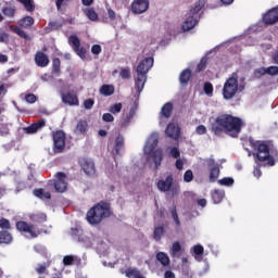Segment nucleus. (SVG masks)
Returning <instances> with one entry per match:
<instances>
[{"label": "nucleus", "instance_id": "49", "mask_svg": "<svg viewBox=\"0 0 278 278\" xmlns=\"http://www.w3.org/2000/svg\"><path fill=\"white\" fill-rule=\"evenodd\" d=\"M218 184H219L220 186H233V178H231V177H225V178L218 180Z\"/></svg>", "mask_w": 278, "mask_h": 278}, {"label": "nucleus", "instance_id": "13", "mask_svg": "<svg viewBox=\"0 0 278 278\" xmlns=\"http://www.w3.org/2000/svg\"><path fill=\"white\" fill-rule=\"evenodd\" d=\"M210 169V181L214 182L220 176V168L214 159H208L206 161Z\"/></svg>", "mask_w": 278, "mask_h": 278}, {"label": "nucleus", "instance_id": "11", "mask_svg": "<svg viewBox=\"0 0 278 278\" xmlns=\"http://www.w3.org/2000/svg\"><path fill=\"white\" fill-rule=\"evenodd\" d=\"M149 10V0H135L131 4L132 14H144Z\"/></svg>", "mask_w": 278, "mask_h": 278}, {"label": "nucleus", "instance_id": "12", "mask_svg": "<svg viewBox=\"0 0 278 278\" xmlns=\"http://www.w3.org/2000/svg\"><path fill=\"white\" fill-rule=\"evenodd\" d=\"M62 103H65V105H71V106H77L79 105V97H77V93L75 92H63L61 94Z\"/></svg>", "mask_w": 278, "mask_h": 278}, {"label": "nucleus", "instance_id": "15", "mask_svg": "<svg viewBox=\"0 0 278 278\" xmlns=\"http://www.w3.org/2000/svg\"><path fill=\"white\" fill-rule=\"evenodd\" d=\"M173 175H168L165 180L164 179H160L156 182V188L157 190H160V192H169L170 188H173Z\"/></svg>", "mask_w": 278, "mask_h": 278}, {"label": "nucleus", "instance_id": "22", "mask_svg": "<svg viewBox=\"0 0 278 278\" xmlns=\"http://www.w3.org/2000/svg\"><path fill=\"white\" fill-rule=\"evenodd\" d=\"M52 75L55 77H60L62 75V61H60V58L52 59Z\"/></svg>", "mask_w": 278, "mask_h": 278}, {"label": "nucleus", "instance_id": "47", "mask_svg": "<svg viewBox=\"0 0 278 278\" xmlns=\"http://www.w3.org/2000/svg\"><path fill=\"white\" fill-rule=\"evenodd\" d=\"M262 163L263 162L257 161L256 166L254 167V170H253V175H254V177H257V179H260V177H262V169H261Z\"/></svg>", "mask_w": 278, "mask_h": 278}, {"label": "nucleus", "instance_id": "8", "mask_svg": "<svg viewBox=\"0 0 278 278\" xmlns=\"http://www.w3.org/2000/svg\"><path fill=\"white\" fill-rule=\"evenodd\" d=\"M53 153H63L66 149V132L64 130H55L52 132Z\"/></svg>", "mask_w": 278, "mask_h": 278}, {"label": "nucleus", "instance_id": "52", "mask_svg": "<svg viewBox=\"0 0 278 278\" xmlns=\"http://www.w3.org/2000/svg\"><path fill=\"white\" fill-rule=\"evenodd\" d=\"M36 101H38V98L36 97V94L34 93H27L25 96V102L26 103H36Z\"/></svg>", "mask_w": 278, "mask_h": 278}, {"label": "nucleus", "instance_id": "33", "mask_svg": "<svg viewBox=\"0 0 278 278\" xmlns=\"http://www.w3.org/2000/svg\"><path fill=\"white\" fill-rule=\"evenodd\" d=\"M29 218L33 223H47V214L45 213L31 214Z\"/></svg>", "mask_w": 278, "mask_h": 278}, {"label": "nucleus", "instance_id": "42", "mask_svg": "<svg viewBox=\"0 0 278 278\" xmlns=\"http://www.w3.org/2000/svg\"><path fill=\"white\" fill-rule=\"evenodd\" d=\"M2 13L4 16H8L9 18H13L14 14H16V9L12 7H5L2 9Z\"/></svg>", "mask_w": 278, "mask_h": 278}, {"label": "nucleus", "instance_id": "26", "mask_svg": "<svg viewBox=\"0 0 278 278\" xmlns=\"http://www.w3.org/2000/svg\"><path fill=\"white\" fill-rule=\"evenodd\" d=\"M12 240H14V238L12 237V233L10 231H0V244H12Z\"/></svg>", "mask_w": 278, "mask_h": 278}, {"label": "nucleus", "instance_id": "19", "mask_svg": "<svg viewBox=\"0 0 278 278\" xmlns=\"http://www.w3.org/2000/svg\"><path fill=\"white\" fill-rule=\"evenodd\" d=\"M46 125H47V121L42 118L33 123L28 127H25L24 131L25 134H37L38 131H40V129H42V127H46Z\"/></svg>", "mask_w": 278, "mask_h": 278}, {"label": "nucleus", "instance_id": "54", "mask_svg": "<svg viewBox=\"0 0 278 278\" xmlns=\"http://www.w3.org/2000/svg\"><path fill=\"white\" fill-rule=\"evenodd\" d=\"M102 121L104 123H114V115H112V113H104L102 115Z\"/></svg>", "mask_w": 278, "mask_h": 278}, {"label": "nucleus", "instance_id": "62", "mask_svg": "<svg viewBox=\"0 0 278 278\" xmlns=\"http://www.w3.org/2000/svg\"><path fill=\"white\" fill-rule=\"evenodd\" d=\"M71 0H56L55 1V5H56V10H62V5H68V2Z\"/></svg>", "mask_w": 278, "mask_h": 278}, {"label": "nucleus", "instance_id": "56", "mask_svg": "<svg viewBox=\"0 0 278 278\" xmlns=\"http://www.w3.org/2000/svg\"><path fill=\"white\" fill-rule=\"evenodd\" d=\"M0 42L8 45V42H10V35L5 31L0 33Z\"/></svg>", "mask_w": 278, "mask_h": 278}, {"label": "nucleus", "instance_id": "20", "mask_svg": "<svg viewBox=\"0 0 278 278\" xmlns=\"http://www.w3.org/2000/svg\"><path fill=\"white\" fill-rule=\"evenodd\" d=\"M74 134H76V136H86V134H88V122L86 119L78 121L74 128Z\"/></svg>", "mask_w": 278, "mask_h": 278}, {"label": "nucleus", "instance_id": "45", "mask_svg": "<svg viewBox=\"0 0 278 278\" xmlns=\"http://www.w3.org/2000/svg\"><path fill=\"white\" fill-rule=\"evenodd\" d=\"M203 90L207 97H212L214 94V86L212 83H204Z\"/></svg>", "mask_w": 278, "mask_h": 278}, {"label": "nucleus", "instance_id": "60", "mask_svg": "<svg viewBox=\"0 0 278 278\" xmlns=\"http://www.w3.org/2000/svg\"><path fill=\"white\" fill-rule=\"evenodd\" d=\"M169 153H170L172 157H174L175 160H177L178 157L181 156V152L179 151V149H177L175 147L170 149Z\"/></svg>", "mask_w": 278, "mask_h": 278}, {"label": "nucleus", "instance_id": "38", "mask_svg": "<svg viewBox=\"0 0 278 278\" xmlns=\"http://www.w3.org/2000/svg\"><path fill=\"white\" fill-rule=\"evenodd\" d=\"M163 236H164V226L155 227L153 232L154 240H156V242H160Z\"/></svg>", "mask_w": 278, "mask_h": 278}, {"label": "nucleus", "instance_id": "58", "mask_svg": "<svg viewBox=\"0 0 278 278\" xmlns=\"http://www.w3.org/2000/svg\"><path fill=\"white\" fill-rule=\"evenodd\" d=\"M266 73L271 76L278 75V66L266 67Z\"/></svg>", "mask_w": 278, "mask_h": 278}, {"label": "nucleus", "instance_id": "21", "mask_svg": "<svg viewBox=\"0 0 278 278\" xmlns=\"http://www.w3.org/2000/svg\"><path fill=\"white\" fill-rule=\"evenodd\" d=\"M199 24V20L194 18V16H189L182 24L184 31H190V29H194Z\"/></svg>", "mask_w": 278, "mask_h": 278}, {"label": "nucleus", "instance_id": "16", "mask_svg": "<svg viewBox=\"0 0 278 278\" xmlns=\"http://www.w3.org/2000/svg\"><path fill=\"white\" fill-rule=\"evenodd\" d=\"M50 60L49 55H47L42 51H37L35 54V64L39 66V68H47L49 66Z\"/></svg>", "mask_w": 278, "mask_h": 278}, {"label": "nucleus", "instance_id": "5", "mask_svg": "<svg viewBox=\"0 0 278 278\" xmlns=\"http://www.w3.org/2000/svg\"><path fill=\"white\" fill-rule=\"evenodd\" d=\"M157 138L151 137L144 147V153L150 155L156 169L162 166V160H164V150L161 148L155 149V147H157Z\"/></svg>", "mask_w": 278, "mask_h": 278}, {"label": "nucleus", "instance_id": "1", "mask_svg": "<svg viewBox=\"0 0 278 278\" xmlns=\"http://www.w3.org/2000/svg\"><path fill=\"white\" fill-rule=\"evenodd\" d=\"M244 121L231 114H220L215 118V123L211 124V131L215 136L225 134L230 138H239L242 134V127H245Z\"/></svg>", "mask_w": 278, "mask_h": 278}, {"label": "nucleus", "instance_id": "44", "mask_svg": "<svg viewBox=\"0 0 278 278\" xmlns=\"http://www.w3.org/2000/svg\"><path fill=\"white\" fill-rule=\"evenodd\" d=\"M253 75L255 79H261V77H264V75H267L266 67H258L254 70Z\"/></svg>", "mask_w": 278, "mask_h": 278}, {"label": "nucleus", "instance_id": "63", "mask_svg": "<svg viewBox=\"0 0 278 278\" xmlns=\"http://www.w3.org/2000/svg\"><path fill=\"white\" fill-rule=\"evenodd\" d=\"M10 134V129L5 124L0 125V136H8Z\"/></svg>", "mask_w": 278, "mask_h": 278}, {"label": "nucleus", "instance_id": "57", "mask_svg": "<svg viewBox=\"0 0 278 278\" xmlns=\"http://www.w3.org/2000/svg\"><path fill=\"white\" fill-rule=\"evenodd\" d=\"M36 273H37L38 275H45V273H46V275L49 274V271L47 270V266H46V265H38V266L36 267Z\"/></svg>", "mask_w": 278, "mask_h": 278}, {"label": "nucleus", "instance_id": "2", "mask_svg": "<svg viewBox=\"0 0 278 278\" xmlns=\"http://www.w3.org/2000/svg\"><path fill=\"white\" fill-rule=\"evenodd\" d=\"M250 147L254 151L252 155L255 164L265 162L264 166H275L278 162V150L271 149L269 141L250 140Z\"/></svg>", "mask_w": 278, "mask_h": 278}, {"label": "nucleus", "instance_id": "17", "mask_svg": "<svg viewBox=\"0 0 278 278\" xmlns=\"http://www.w3.org/2000/svg\"><path fill=\"white\" fill-rule=\"evenodd\" d=\"M80 166L84 173H86L89 177H92L94 173H97V169H94V162L88 160V159H83L80 161Z\"/></svg>", "mask_w": 278, "mask_h": 278}, {"label": "nucleus", "instance_id": "6", "mask_svg": "<svg viewBox=\"0 0 278 278\" xmlns=\"http://www.w3.org/2000/svg\"><path fill=\"white\" fill-rule=\"evenodd\" d=\"M238 94V73H232L223 87V97L226 101H230Z\"/></svg>", "mask_w": 278, "mask_h": 278}, {"label": "nucleus", "instance_id": "64", "mask_svg": "<svg viewBox=\"0 0 278 278\" xmlns=\"http://www.w3.org/2000/svg\"><path fill=\"white\" fill-rule=\"evenodd\" d=\"M164 278H175V273H173V270H166L164 273Z\"/></svg>", "mask_w": 278, "mask_h": 278}, {"label": "nucleus", "instance_id": "43", "mask_svg": "<svg viewBox=\"0 0 278 278\" xmlns=\"http://www.w3.org/2000/svg\"><path fill=\"white\" fill-rule=\"evenodd\" d=\"M122 110H123V103L121 102L115 103L109 108V112H111V114H121Z\"/></svg>", "mask_w": 278, "mask_h": 278}, {"label": "nucleus", "instance_id": "7", "mask_svg": "<svg viewBox=\"0 0 278 278\" xmlns=\"http://www.w3.org/2000/svg\"><path fill=\"white\" fill-rule=\"evenodd\" d=\"M15 227L17 231H20V233H25L26 236L33 239L38 238V236L40 235V230L36 228L34 224H29L25 220L16 222Z\"/></svg>", "mask_w": 278, "mask_h": 278}, {"label": "nucleus", "instance_id": "41", "mask_svg": "<svg viewBox=\"0 0 278 278\" xmlns=\"http://www.w3.org/2000/svg\"><path fill=\"white\" fill-rule=\"evenodd\" d=\"M0 229H3L4 231H8L12 229V225L10 224V219L2 217L0 218Z\"/></svg>", "mask_w": 278, "mask_h": 278}, {"label": "nucleus", "instance_id": "50", "mask_svg": "<svg viewBox=\"0 0 278 278\" xmlns=\"http://www.w3.org/2000/svg\"><path fill=\"white\" fill-rule=\"evenodd\" d=\"M74 262H75V256H73V255H66L63 257L64 266H73Z\"/></svg>", "mask_w": 278, "mask_h": 278}, {"label": "nucleus", "instance_id": "39", "mask_svg": "<svg viewBox=\"0 0 278 278\" xmlns=\"http://www.w3.org/2000/svg\"><path fill=\"white\" fill-rule=\"evenodd\" d=\"M125 144V139L123 138V136L118 135L115 139V151L116 153H121V150L123 149Z\"/></svg>", "mask_w": 278, "mask_h": 278}, {"label": "nucleus", "instance_id": "3", "mask_svg": "<svg viewBox=\"0 0 278 278\" xmlns=\"http://www.w3.org/2000/svg\"><path fill=\"white\" fill-rule=\"evenodd\" d=\"M112 216V204L108 201L96 203L86 214V220L89 225H101L104 218Z\"/></svg>", "mask_w": 278, "mask_h": 278}, {"label": "nucleus", "instance_id": "40", "mask_svg": "<svg viewBox=\"0 0 278 278\" xmlns=\"http://www.w3.org/2000/svg\"><path fill=\"white\" fill-rule=\"evenodd\" d=\"M172 218H174L175 224L177 225V227H179V225H181V222L179 220V215L177 214V206L173 205L169 208Z\"/></svg>", "mask_w": 278, "mask_h": 278}, {"label": "nucleus", "instance_id": "48", "mask_svg": "<svg viewBox=\"0 0 278 278\" xmlns=\"http://www.w3.org/2000/svg\"><path fill=\"white\" fill-rule=\"evenodd\" d=\"M205 68H207V59H201L197 65V71L198 73H201L202 71H205Z\"/></svg>", "mask_w": 278, "mask_h": 278}, {"label": "nucleus", "instance_id": "61", "mask_svg": "<svg viewBox=\"0 0 278 278\" xmlns=\"http://www.w3.org/2000/svg\"><path fill=\"white\" fill-rule=\"evenodd\" d=\"M101 51H102L101 45H93L91 47V53L93 55H99L101 53Z\"/></svg>", "mask_w": 278, "mask_h": 278}, {"label": "nucleus", "instance_id": "35", "mask_svg": "<svg viewBox=\"0 0 278 278\" xmlns=\"http://www.w3.org/2000/svg\"><path fill=\"white\" fill-rule=\"evenodd\" d=\"M34 194L35 197H37L38 199H51V192L49 191H45V189H35L34 190Z\"/></svg>", "mask_w": 278, "mask_h": 278}, {"label": "nucleus", "instance_id": "4", "mask_svg": "<svg viewBox=\"0 0 278 278\" xmlns=\"http://www.w3.org/2000/svg\"><path fill=\"white\" fill-rule=\"evenodd\" d=\"M153 56L144 58L137 66V79L135 80V87L137 92H142L144 90V85L147 84V75L151 68H153Z\"/></svg>", "mask_w": 278, "mask_h": 278}, {"label": "nucleus", "instance_id": "25", "mask_svg": "<svg viewBox=\"0 0 278 278\" xmlns=\"http://www.w3.org/2000/svg\"><path fill=\"white\" fill-rule=\"evenodd\" d=\"M115 90L116 89L114 88V85H102L99 89V92L102 94V97H112Z\"/></svg>", "mask_w": 278, "mask_h": 278}, {"label": "nucleus", "instance_id": "27", "mask_svg": "<svg viewBox=\"0 0 278 278\" xmlns=\"http://www.w3.org/2000/svg\"><path fill=\"white\" fill-rule=\"evenodd\" d=\"M156 260L162 264V266L166 267L170 265V258L168 257V254L164 252L156 253Z\"/></svg>", "mask_w": 278, "mask_h": 278}, {"label": "nucleus", "instance_id": "30", "mask_svg": "<svg viewBox=\"0 0 278 278\" xmlns=\"http://www.w3.org/2000/svg\"><path fill=\"white\" fill-rule=\"evenodd\" d=\"M125 275L128 278H146L144 276H142V274H140V270H138V268H127L125 270Z\"/></svg>", "mask_w": 278, "mask_h": 278}, {"label": "nucleus", "instance_id": "31", "mask_svg": "<svg viewBox=\"0 0 278 278\" xmlns=\"http://www.w3.org/2000/svg\"><path fill=\"white\" fill-rule=\"evenodd\" d=\"M18 3H22L24 5L26 12H34L36 10V3L34 0H17Z\"/></svg>", "mask_w": 278, "mask_h": 278}, {"label": "nucleus", "instance_id": "24", "mask_svg": "<svg viewBox=\"0 0 278 278\" xmlns=\"http://www.w3.org/2000/svg\"><path fill=\"white\" fill-rule=\"evenodd\" d=\"M182 251L184 249L181 248V243H179V241H175L169 250V255L170 257H181Z\"/></svg>", "mask_w": 278, "mask_h": 278}, {"label": "nucleus", "instance_id": "18", "mask_svg": "<svg viewBox=\"0 0 278 278\" xmlns=\"http://www.w3.org/2000/svg\"><path fill=\"white\" fill-rule=\"evenodd\" d=\"M165 134H166V136H168V138H173L174 140H178V138L181 134V129L176 124L169 123L167 125L166 129H165Z\"/></svg>", "mask_w": 278, "mask_h": 278}, {"label": "nucleus", "instance_id": "28", "mask_svg": "<svg viewBox=\"0 0 278 278\" xmlns=\"http://www.w3.org/2000/svg\"><path fill=\"white\" fill-rule=\"evenodd\" d=\"M192 77V71L190 68L184 70L179 75L180 84H188Z\"/></svg>", "mask_w": 278, "mask_h": 278}, {"label": "nucleus", "instance_id": "32", "mask_svg": "<svg viewBox=\"0 0 278 278\" xmlns=\"http://www.w3.org/2000/svg\"><path fill=\"white\" fill-rule=\"evenodd\" d=\"M10 29L11 31H13V34L20 36V38H24V40H29V35H27V33H25V30H23L21 27L10 26Z\"/></svg>", "mask_w": 278, "mask_h": 278}, {"label": "nucleus", "instance_id": "53", "mask_svg": "<svg viewBox=\"0 0 278 278\" xmlns=\"http://www.w3.org/2000/svg\"><path fill=\"white\" fill-rule=\"evenodd\" d=\"M84 108H85V110H92V108H94V100L93 99L85 100Z\"/></svg>", "mask_w": 278, "mask_h": 278}, {"label": "nucleus", "instance_id": "10", "mask_svg": "<svg viewBox=\"0 0 278 278\" xmlns=\"http://www.w3.org/2000/svg\"><path fill=\"white\" fill-rule=\"evenodd\" d=\"M68 40L75 53L79 55L81 60H86L87 50L86 48L81 47V41L79 40V37H77V35H72L70 36Z\"/></svg>", "mask_w": 278, "mask_h": 278}, {"label": "nucleus", "instance_id": "29", "mask_svg": "<svg viewBox=\"0 0 278 278\" xmlns=\"http://www.w3.org/2000/svg\"><path fill=\"white\" fill-rule=\"evenodd\" d=\"M211 197H212L213 202L218 204L223 201V199L225 197V191L215 189L212 191Z\"/></svg>", "mask_w": 278, "mask_h": 278}, {"label": "nucleus", "instance_id": "36", "mask_svg": "<svg viewBox=\"0 0 278 278\" xmlns=\"http://www.w3.org/2000/svg\"><path fill=\"white\" fill-rule=\"evenodd\" d=\"M84 14L89 18V21L96 22L99 21V14L93 9H85Z\"/></svg>", "mask_w": 278, "mask_h": 278}, {"label": "nucleus", "instance_id": "46", "mask_svg": "<svg viewBox=\"0 0 278 278\" xmlns=\"http://www.w3.org/2000/svg\"><path fill=\"white\" fill-rule=\"evenodd\" d=\"M192 179H194V174L192 173V169L186 170L184 174V181H186V184H190Z\"/></svg>", "mask_w": 278, "mask_h": 278}, {"label": "nucleus", "instance_id": "23", "mask_svg": "<svg viewBox=\"0 0 278 278\" xmlns=\"http://www.w3.org/2000/svg\"><path fill=\"white\" fill-rule=\"evenodd\" d=\"M173 102H167L162 106L160 114L163 118H170L173 116Z\"/></svg>", "mask_w": 278, "mask_h": 278}, {"label": "nucleus", "instance_id": "59", "mask_svg": "<svg viewBox=\"0 0 278 278\" xmlns=\"http://www.w3.org/2000/svg\"><path fill=\"white\" fill-rule=\"evenodd\" d=\"M203 251H204V249H203V245H201V244H197V245H194L193 247V253H194V255H203Z\"/></svg>", "mask_w": 278, "mask_h": 278}, {"label": "nucleus", "instance_id": "14", "mask_svg": "<svg viewBox=\"0 0 278 278\" xmlns=\"http://www.w3.org/2000/svg\"><path fill=\"white\" fill-rule=\"evenodd\" d=\"M263 23L265 25H275L278 23V7L270 9L263 15Z\"/></svg>", "mask_w": 278, "mask_h": 278}, {"label": "nucleus", "instance_id": "55", "mask_svg": "<svg viewBox=\"0 0 278 278\" xmlns=\"http://www.w3.org/2000/svg\"><path fill=\"white\" fill-rule=\"evenodd\" d=\"M195 132L198 134V136H205V134H207V128L204 125H199L195 128Z\"/></svg>", "mask_w": 278, "mask_h": 278}, {"label": "nucleus", "instance_id": "37", "mask_svg": "<svg viewBox=\"0 0 278 278\" xmlns=\"http://www.w3.org/2000/svg\"><path fill=\"white\" fill-rule=\"evenodd\" d=\"M18 25L24 27V29H27V27H31V25H34V17L25 16L24 18L20 20Z\"/></svg>", "mask_w": 278, "mask_h": 278}, {"label": "nucleus", "instance_id": "9", "mask_svg": "<svg viewBox=\"0 0 278 278\" xmlns=\"http://www.w3.org/2000/svg\"><path fill=\"white\" fill-rule=\"evenodd\" d=\"M53 186L56 192H66L68 190V184L66 182V174L64 172H58Z\"/></svg>", "mask_w": 278, "mask_h": 278}, {"label": "nucleus", "instance_id": "34", "mask_svg": "<svg viewBox=\"0 0 278 278\" xmlns=\"http://www.w3.org/2000/svg\"><path fill=\"white\" fill-rule=\"evenodd\" d=\"M205 8V0H198L190 10V14H199L200 10H203Z\"/></svg>", "mask_w": 278, "mask_h": 278}, {"label": "nucleus", "instance_id": "51", "mask_svg": "<svg viewBox=\"0 0 278 278\" xmlns=\"http://www.w3.org/2000/svg\"><path fill=\"white\" fill-rule=\"evenodd\" d=\"M119 76L122 79H129V77H131V71H129V68H122Z\"/></svg>", "mask_w": 278, "mask_h": 278}]
</instances>
